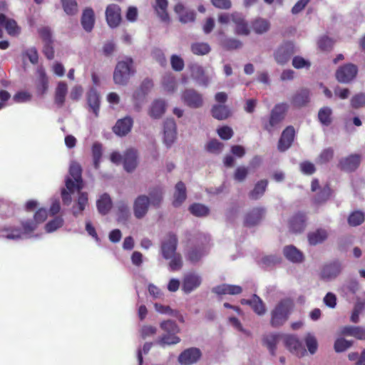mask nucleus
I'll return each mask as SVG.
<instances>
[{"instance_id": "obj_44", "label": "nucleus", "mask_w": 365, "mask_h": 365, "mask_svg": "<svg viewBox=\"0 0 365 365\" xmlns=\"http://www.w3.org/2000/svg\"><path fill=\"white\" fill-rule=\"evenodd\" d=\"M267 186V181L262 180L257 182L254 189L250 192V197L252 200H257L260 198L264 193Z\"/></svg>"}, {"instance_id": "obj_15", "label": "nucleus", "mask_w": 365, "mask_h": 365, "mask_svg": "<svg viewBox=\"0 0 365 365\" xmlns=\"http://www.w3.org/2000/svg\"><path fill=\"white\" fill-rule=\"evenodd\" d=\"M294 52L293 44L290 42H287L278 48L274 53V58L277 63L283 65L289 61Z\"/></svg>"}, {"instance_id": "obj_40", "label": "nucleus", "mask_w": 365, "mask_h": 365, "mask_svg": "<svg viewBox=\"0 0 365 365\" xmlns=\"http://www.w3.org/2000/svg\"><path fill=\"white\" fill-rule=\"evenodd\" d=\"M270 27V23L267 19L257 18L252 22V28L257 34H262L267 32Z\"/></svg>"}, {"instance_id": "obj_18", "label": "nucleus", "mask_w": 365, "mask_h": 365, "mask_svg": "<svg viewBox=\"0 0 365 365\" xmlns=\"http://www.w3.org/2000/svg\"><path fill=\"white\" fill-rule=\"evenodd\" d=\"M294 133L295 131L292 126H288L284 130L278 143V150L279 151H285L291 146L294 140Z\"/></svg>"}, {"instance_id": "obj_24", "label": "nucleus", "mask_w": 365, "mask_h": 365, "mask_svg": "<svg viewBox=\"0 0 365 365\" xmlns=\"http://www.w3.org/2000/svg\"><path fill=\"white\" fill-rule=\"evenodd\" d=\"M133 123V119L129 116L120 119L114 125L113 132L118 136H124L130 131Z\"/></svg>"}, {"instance_id": "obj_27", "label": "nucleus", "mask_w": 365, "mask_h": 365, "mask_svg": "<svg viewBox=\"0 0 365 365\" xmlns=\"http://www.w3.org/2000/svg\"><path fill=\"white\" fill-rule=\"evenodd\" d=\"M306 217L303 213L298 212L293 215L289 222L290 231L294 233L302 232L306 226Z\"/></svg>"}, {"instance_id": "obj_22", "label": "nucleus", "mask_w": 365, "mask_h": 365, "mask_svg": "<svg viewBox=\"0 0 365 365\" xmlns=\"http://www.w3.org/2000/svg\"><path fill=\"white\" fill-rule=\"evenodd\" d=\"M138 165L137 151L133 148L128 149L123 155V167L128 172H133Z\"/></svg>"}, {"instance_id": "obj_34", "label": "nucleus", "mask_w": 365, "mask_h": 365, "mask_svg": "<svg viewBox=\"0 0 365 365\" xmlns=\"http://www.w3.org/2000/svg\"><path fill=\"white\" fill-rule=\"evenodd\" d=\"M187 197L186 187L182 182H178L175 187L174 200L173 205L174 207H180L185 200Z\"/></svg>"}, {"instance_id": "obj_46", "label": "nucleus", "mask_w": 365, "mask_h": 365, "mask_svg": "<svg viewBox=\"0 0 365 365\" xmlns=\"http://www.w3.org/2000/svg\"><path fill=\"white\" fill-rule=\"evenodd\" d=\"M91 150L93 160V166L95 169L98 170L100 168V164L101 162L103 152L102 145L98 142L94 143L92 146Z\"/></svg>"}, {"instance_id": "obj_31", "label": "nucleus", "mask_w": 365, "mask_h": 365, "mask_svg": "<svg viewBox=\"0 0 365 365\" xmlns=\"http://www.w3.org/2000/svg\"><path fill=\"white\" fill-rule=\"evenodd\" d=\"M264 214V209L262 207H255L247 213L245 217V224L246 226H254L257 225L262 218Z\"/></svg>"}, {"instance_id": "obj_48", "label": "nucleus", "mask_w": 365, "mask_h": 365, "mask_svg": "<svg viewBox=\"0 0 365 365\" xmlns=\"http://www.w3.org/2000/svg\"><path fill=\"white\" fill-rule=\"evenodd\" d=\"M212 114L217 120H224L229 116L230 111L227 107L224 105H216L212 108Z\"/></svg>"}, {"instance_id": "obj_16", "label": "nucleus", "mask_w": 365, "mask_h": 365, "mask_svg": "<svg viewBox=\"0 0 365 365\" xmlns=\"http://www.w3.org/2000/svg\"><path fill=\"white\" fill-rule=\"evenodd\" d=\"M0 238L11 241L23 240L21 229L14 225H6L0 230Z\"/></svg>"}, {"instance_id": "obj_43", "label": "nucleus", "mask_w": 365, "mask_h": 365, "mask_svg": "<svg viewBox=\"0 0 365 365\" xmlns=\"http://www.w3.org/2000/svg\"><path fill=\"white\" fill-rule=\"evenodd\" d=\"M77 192H78L77 204L73 207V214L74 216H78L81 214L85 210L88 204L87 194L85 192H81L80 191Z\"/></svg>"}, {"instance_id": "obj_62", "label": "nucleus", "mask_w": 365, "mask_h": 365, "mask_svg": "<svg viewBox=\"0 0 365 365\" xmlns=\"http://www.w3.org/2000/svg\"><path fill=\"white\" fill-rule=\"evenodd\" d=\"M154 308L155 310L160 314H165L168 316H177V312L173 310L168 305H164L156 302L154 304Z\"/></svg>"}, {"instance_id": "obj_39", "label": "nucleus", "mask_w": 365, "mask_h": 365, "mask_svg": "<svg viewBox=\"0 0 365 365\" xmlns=\"http://www.w3.org/2000/svg\"><path fill=\"white\" fill-rule=\"evenodd\" d=\"M118 220L119 222H125L130 215V208L127 202L120 200L116 203Z\"/></svg>"}, {"instance_id": "obj_57", "label": "nucleus", "mask_w": 365, "mask_h": 365, "mask_svg": "<svg viewBox=\"0 0 365 365\" xmlns=\"http://www.w3.org/2000/svg\"><path fill=\"white\" fill-rule=\"evenodd\" d=\"M192 52L195 55H205L210 51L209 44L206 43H195L191 46Z\"/></svg>"}, {"instance_id": "obj_41", "label": "nucleus", "mask_w": 365, "mask_h": 365, "mask_svg": "<svg viewBox=\"0 0 365 365\" xmlns=\"http://www.w3.org/2000/svg\"><path fill=\"white\" fill-rule=\"evenodd\" d=\"M68 91V86L65 82L58 83L55 92V102L59 106H62L65 101V97Z\"/></svg>"}, {"instance_id": "obj_36", "label": "nucleus", "mask_w": 365, "mask_h": 365, "mask_svg": "<svg viewBox=\"0 0 365 365\" xmlns=\"http://www.w3.org/2000/svg\"><path fill=\"white\" fill-rule=\"evenodd\" d=\"M95 22L94 12L93 9L88 8L83 12L81 24L85 31L90 32L93 27Z\"/></svg>"}, {"instance_id": "obj_8", "label": "nucleus", "mask_w": 365, "mask_h": 365, "mask_svg": "<svg viewBox=\"0 0 365 365\" xmlns=\"http://www.w3.org/2000/svg\"><path fill=\"white\" fill-rule=\"evenodd\" d=\"M178 238L173 233L168 234L162 240L160 251L164 259H168L177 254Z\"/></svg>"}, {"instance_id": "obj_60", "label": "nucleus", "mask_w": 365, "mask_h": 365, "mask_svg": "<svg viewBox=\"0 0 365 365\" xmlns=\"http://www.w3.org/2000/svg\"><path fill=\"white\" fill-rule=\"evenodd\" d=\"M305 344L308 349L309 352L311 354H314L316 353L317 348H318V344L317 339L315 336L312 334H308L305 337Z\"/></svg>"}, {"instance_id": "obj_51", "label": "nucleus", "mask_w": 365, "mask_h": 365, "mask_svg": "<svg viewBox=\"0 0 365 365\" xmlns=\"http://www.w3.org/2000/svg\"><path fill=\"white\" fill-rule=\"evenodd\" d=\"M190 212L196 217H205L209 213V209L207 206L200 203H194L189 207Z\"/></svg>"}, {"instance_id": "obj_50", "label": "nucleus", "mask_w": 365, "mask_h": 365, "mask_svg": "<svg viewBox=\"0 0 365 365\" xmlns=\"http://www.w3.org/2000/svg\"><path fill=\"white\" fill-rule=\"evenodd\" d=\"M177 334H164L158 340V343L164 346L165 345H175L180 341V339L176 336Z\"/></svg>"}, {"instance_id": "obj_11", "label": "nucleus", "mask_w": 365, "mask_h": 365, "mask_svg": "<svg viewBox=\"0 0 365 365\" xmlns=\"http://www.w3.org/2000/svg\"><path fill=\"white\" fill-rule=\"evenodd\" d=\"M358 73V68L353 63H347L339 67L336 72L338 81L342 83H348L355 78Z\"/></svg>"}, {"instance_id": "obj_3", "label": "nucleus", "mask_w": 365, "mask_h": 365, "mask_svg": "<svg viewBox=\"0 0 365 365\" xmlns=\"http://www.w3.org/2000/svg\"><path fill=\"white\" fill-rule=\"evenodd\" d=\"M134 73L133 61L131 58L126 57L117 63L113 73V81L116 84L125 85Z\"/></svg>"}, {"instance_id": "obj_52", "label": "nucleus", "mask_w": 365, "mask_h": 365, "mask_svg": "<svg viewBox=\"0 0 365 365\" xmlns=\"http://www.w3.org/2000/svg\"><path fill=\"white\" fill-rule=\"evenodd\" d=\"M160 328L165 334H178L180 331L178 324L172 320H166L161 322Z\"/></svg>"}, {"instance_id": "obj_58", "label": "nucleus", "mask_w": 365, "mask_h": 365, "mask_svg": "<svg viewBox=\"0 0 365 365\" xmlns=\"http://www.w3.org/2000/svg\"><path fill=\"white\" fill-rule=\"evenodd\" d=\"M365 217L364 212L361 211L353 212L348 218L349 224L351 226H358L364 221Z\"/></svg>"}, {"instance_id": "obj_21", "label": "nucleus", "mask_w": 365, "mask_h": 365, "mask_svg": "<svg viewBox=\"0 0 365 365\" xmlns=\"http://www.w3.org/2000/svg\"><path fill=\"white\" fill-rule=\"evenodd\" d=\"M120 8L116 4L108 6L106 11V16L108 24L112 27H116L120 21Z\"/></svg>"}, {"instance_id": "obj_64", "label": "nucleus", "mask_w": 365, "mask_h": 365, "mask_svg": "<svg viewBox=\"0 0 365 365\" xmlns=\"http://www.w3.org/2000/svg\"><path fill=\"white\" fill-rule=\"evenodd\" d=\"M351 106L354 108L365 107V93H360L354 96L351 99Z\"/></svg>"}, {"instance_id": "obj_63", "label": "nucleus", "mask_w": 365, "mask_h": 365, "mask_svg": "<svg viewBox=\"0 0 365 365\" xmlns=\"http://www.w3.org/2000/svg\"><path fill=\"white\" fill-rule=\"evenodd\" d=\"M331 195V189L328 185H325L323 188L319 189V192L317 193L315 201L317 203L325 202L328 200Z\"/></svg>"}, {"instance_id": "obj_26", "label": "nucleus", "mask_w": 365, "mask_h": 365, "mask_svg": "<svg viewBox=\"0 0 365 365\" xmlns=\"http://www.w3.org/2000/svg\"><path fill=\"white\" fill-rule=\"evenodd\" d=\"M88 105L96 117L98 116L100 110V96L95 88H91L87 93Z\"/></svg>"}, {"instance_id": "obj_2", "label": "nucleus", "mask_w": 365, "mask_h": 365, "mask_svg": "<svg viewBox=\"0 0 365 365\" xmlns=\"http://www.w3.org/2000/svg\"><path fill=\"white\" fill-rule=\"evenodd\" d=\"M292 307V300L288 299L281 300L271 312V325L278 327L284 324L288 319Z\"/></svg>"}, {"instance_id": "obj_47", "label": "nucleus", "mask_w": 365, "mask_h": 365, "mask_svg": "<svg viewBox=\"0 0 365 365\" xmlns=\"http://www.w3.org/2000/svg\"><path fill=\"white\" fill-rule=\"evenodd\" d=\"M168 1L167 0H156L155 11L158 16L163 21H169V16L167 12Z\"/></svg>"}, {"instance_id": "obj_19", "label": "nucleus", "mask_w": 365, "mask_h": 365, "mask_svg": "<svg viewBox=\"0 0 365 365\" xmlns=\"http://www.w3.org/2000/svg\"><path fill=\"white\" fill-rule=\"evenodd\" d=\"M361 155L351 154L346 158H341L339 161V167L341 170L351 172L355 170L361 163Z\"/></svg>"}, {"instance_id": "obj_6", "label": "nucleus", "mask_w": 365, "mask_h": 365, "mask_svg": "<svg viewBox=\"0 0 365 365\" xmlns=\"http://www.w3.org/2000/svg\"><path fill=\"white\" fill-rule=\"evenodd\" d=\"M192 78L199 85L207 87L213 76L212 71L210 73L205 70L200 65L192 63L189 66Z\"/></svg>"}, {"instance_id": "obj_4", "label": "nucleus", "mask_w": 365, "mask_h": 365, "mask_svg": "<svg viewBox=\"0 0 365 365\" xmlns=\"http://www.w3.org/2000/svg\"><path fill=\"white\" fill-rule=\"evenodd\" d=\"M223 306L224 307L230 309L226 312V314L228 317L229 324L237 331L241 332L246 336H250V331L245 329L240 320L236 317V315H243V312L241 309L239 307L233 306L227 302L224 303Z\"/></svg>"}, {"instance_id": "obj_38", "label": "nucleus", "mask_w": 365, "mask_h": 365, "mask_svg": "<svg viewBox=\"0 0 365 365\" xmlns=\"http://www.w3.org/2000/svg\"><path fill=\"white\" fill-rule=\"evenodd\" d=\"M328 236V232L324 229H318L308 235V241L311 245H317L323 242Z\"/></svg>"}, {"instance_id": "obj_54", "label": "nucleus", "mask_w": 365, "mask_h": 365, "mask_svg": "<svg viewBox=\"0 0 365 365\" xmlns=\"http://www.w3.org/2000/svg\"><path fill=\"white\" fill-rule=\"evenodd\" d=\"M63 225V219L61 217H56L47 222L45 225L46 232L51 233L61 227Z\"/></svg>"}, {"instance_id": "obj_49", "label": "nucleus", "mask_w": 365, "mask_h": 365, "mask_svg": "<svg viewBox=\"0 0 365 365\" xmlns=\"http://www.w3.org/2000/svg\"><path fill=\"white\" fill-rule=\"evenodd\" d=\"M332 110L329 107L322 108L318 113V118L320 123L325 126H328L331 123Z\"/></svg>"}, {"instance_id": "obj_53", "label": "nucleus", "mask_w": 365, "mask_h": 365, "mask_svg": "<svg viewBox=\"0 0 365 365\" xmlns=\"http://www.w3.org/2000/svg\"><path fill=\"white\" fill-rule=\"evenodd\" d=\"M22 225V234L23 238H27L31 237V233L33 232L37 227V224L32 220H26L21 222Z\"/></svg>"}, {"instance_id": "obj_32", "label": "nucleus", "mask_w": 365, "mask_h": 365, "mask_svg": "<svg viewBox=\"0 0 365 365\" xmlns=\"http://www.w3.org/2000/svg\"><path fill=\"white\" fill-rule=\"evenodd\" d=\"M232 21L235 24V32L238 35L247 36L250 29L241 14L235 13L232 16Z\"/></svg>"}, {"instance_id": "obj_25", "label": "nucleus", "mask_w": 365, "mask_h": 365, "mask_svg": "<svg viewBox=\"0 0 365 365\" xmlns=\"http://www.w3.org/2000/svg\"><path fill=\"white\" fill-rule=\"evenodd\" d=\"M285 258L292 263H301L304 260L303 253L294 245H287L283 248Z\"/></svg>"}, {"instance_id": "obj_35", "label": "nucleus", "mask_w": 365, "mask_h": 365, "mask_svg": "<svg viewBox=\"0 0 365 365\" xmlns=\"http://www.w3.org/2000/svg\"><path fill=\"white\" fill-rule=\"evenodd\" d=\"M309 101V91L307 89H302L297 91L292 98V104L295 107H302Z\"/></svg>"}, {"instance_id": "obj_23", "label": "nucleus", "mask_w": 365, "mask_h": 365, "mask_svg": "<svg viewBox=\"0 0 365 365\" xmlns=\"http://www.w3.org/2000/svg\"><path fill=\"white\" fill-rule=\"evenodd\" d=\"M175 12L178 14L179 21L182 24H187L194 21L195 19V13L182 4H178L175 6Z\"/></svg>"}, {"instance_id": "obj_55", "label": "nucleus", "mask_w": 365, "mask_h": 365, "mask_svg": "<svg viewBox=\"0 0 365 365\" xmlns=\"http://www.w3.org/2000/svg\"><path fill=\"white\" fill-rule=\"evenodd\" d=\"M163 86L165 91L173 92L177 86L174 76L170 73L165 75L163 79Z\"/></svg>"}, {"instance_id": "obj_5", "label": "nucleus", "mask_w": 365, "mask_h": 365, "mask_svg": "<svg viewBox=\"0 0 365 365\" xmlns=\"http://www.w3.org/2000/svg\"><path fill=\"white\" fill-rule=\"evenodd\" d=\"M289 105L286 103L277 104L271 111L269 123L265 125V129L272 133L284 119Z\"/></svg>"}, {"instance_id": "obj_7", "label": "nucleus", "mask_w": 365, "mask_h": 365, "mask_svg": "<svg viewBox=\"0 0 365 365\" xmlns=\"http://www.w3.org/2000/svg\"><path fill=\"white\" fill-rule=\"evenodd\" d=\"M182 102L189 108H199L203 106V96L194 88H187L181 93Z\"/></svg>"}, {"instance_id": "obj_30", "label": "nucleus", "mask_w": 365, "mask_h": 365, "mask_svg": "<svg viewBox=\"0 0 365 365\" xmlns=\"http://www.w3.org/2000/svg\"><path fill=\"white\" fill-rule=\"evenodd\" d=\"M0 22L1 26H4L9 36H16L20 33V28L16 22L10 18H8L3 14H0Z\"/></svg>"}, {"instance_id": "obj_42", "label": "nucleus", "mask_w": 365, "mask_h": 365, "mask_svg": "<svg viewBox=\"0 0 365 365\" xmlns=\"http://www.w3.org/2000/svg\"><path fill=\"white\" fill-rule=\"evenodd\" d=\"M111 206V199L108 194L102 195L97 201L98 210L102 215L107 214L110 210Z\"/></svg>"}, {"instance_id": "obj_12", "label": "nucleus", "mask_w": 365, "mask_h": 365, "mask_svg": "<svg viewBox=\"0 0 365 365\" xmlns=\"http://www.w3.org/2000/svg\"><path fill=\"white\" fill-rule=\"evenodd\" d=\"M150 203L148 196L140 195L138 196L133 202V212L137 219L144 217L149 210Z\"/></svg>"}, {"instance_id": "obj_1", "label": "nucleus", "mask_w": 365, "mask_h": 365, "mask_svg": "<svg viewBox=\"0 0 365 365\" xmlns=\"http://www.w3.org/2000/svg\"><path fill=\"white\" fill-rule=\"evenodd\" d=\"M81 167L76 162H71L69 167V175L66 177V188L61 190L62 200L64 205H68L71 202V194L76 191H81L83 188L81 177Z\"/></svg>"}, {"instance_id": "obj_14", "label": "nucleus", "mask_w": 365, "mask_h": 365, "mask_svg": "<svg viewBox=\"0 0 365 365\" xmlns=\"http://www.w3.org/2000/svg\"><path fill=\"white\" fill-rule=\"evenodd\" d=\"M201 356V351L197 348H189L183 351L178 356L181 365H191L196 363Z\"/></svg>"}, {"instance_id": "obj_17", "label": "nucleus", "mask_w": 365, "mask_h": 365, "mask_svg": "<svg viewBox=\"0 0 365 365\" xmlns=\"http://www.w3.org/2000/svg\"><path fill=\"white\" fill-rule=\"evenodd\" d=\"M176 123L173 118H168L164 123V142L170 146L176 138Z\"/></svg>"}, {"instance_id": "obj_61", "label": "nucleus", "mask_w": 365, "mask_h": 365, "mask_svg": "<svg viewBox=\"0 0 365 365\" xmlns=\"http://www.w3.org/2000/svg\"><path fill=\"white\" fill-rule=\"evenodd\" d=\"M64 11L69 15H73L77 11V4L75 0H61Z\"/></svg>"}, {"instance_id": "obj_13", "label": "nucleus", "mask_w": 365, "mask_h": 365, "mask_svg": "<svg viewBox=\"0 0 365 365\" xmlns=\"http://www.w3.org/2000/svg\"><path fill=\"white\" fill-rule=\"evenodd\" d=\"M342 266L339 262H333L325 264L320 272V277L325 281L335 279L341 272Z\"/></svg>"}, {"instance_id": "obj_29", "label": "nucleus", "mask_w": 365, "mask_h": 365, "mask_svg": "<svg viewBox=\"0 0 365 365\" xmlns=\"http://www.w3.org/2000/svg\"><path fill=\"white\" fill-rule=\"evenodd\" d=\"M212 292L217 295H237L242 292V288L238 285L222 284L213 287Z\"/></svg>"}, {"instance_id": "obj_37", "label": "nucleus", "mask_w": 365, "mask_h": 365, "mask_svg": "<svg viewBox=\"0 0 365 365\" xmlns=\"http://www.w3.org/2000/svg\"><path fill=\"white\" fill-rule=\"evenodd\" d=\"M340 334L354 336L359 339H365V329L358 327L346 326L340 329Z\"/></svg>"}, {"instance_id": "obj_59", "label": "nucleus", "mask_w": 365, "mask_h": 365, "mask_svg": "<svg viewBox=\"0 0 365 365\" xmlns=\"http://www.w3.org/2000/svg\"><path fill=\"white\" fill-rule=\"evenodd\" d=\"M169 268L171 271H178L182 267V257L179 253L172 256L170 259Z\"/></svg>"}, {"instance_id": "obj_45", "label": "nucleus", "mask_w": 365, "mask_h": 365, "mask_svg": "<svg viewBox=\"0 0 365 365\" xmlns=\"http://www.w3.org/2000/svg\"><path fill=\"white\" fill-rule=\"evenodd\" d=\"M163 189L160 187H156L149 191V199L151 205L158 207L163 200Z\"/></svg>"}, {"instance_id": "obj_20", "label": "nucleus", "mask_w": 365, "mask_h": 365, "mask_svg": "<svg viewBox=\"0 0 365 365\" xmlns=\"http://www.w3.org/2000/svg\"><path fill=\"white\" fill-rule=\"evenodd\" d=\"M282 339H284V335L278 333H270L263 337V344L272 356L276 355L277 344Z\"/></svg>"}, {"instance_id": "obj_10", "label": "nucleus", "mask_w": 365, "mask_h": 365, "mask_svg": "<svg viewBox=\"0 0 365 365\" xmlns=\"http://www.w3.org/2000/svg\"><path fill=\"white\" fill-rule=\"evenodd\" d=\"M284 343L286 348L293 354L302 357L305 355L307 351L299 339L292 334L284 335Z\"/></svg>"}, {"instance_id": "obj_33", "label": "nucleus", "mask_w": 365, "mask_h": 365, "mask_svg": "<svg viewBox=\"0 0 365 365\" xmlns=\"http://www.w3.org/2000/svg\"><path fill=\"white\" fill-rule=\"evenodd\" d=\"M165 108L166 103L164 100L156 99L152 103L148 114L153 118H160L164 114Z\"/></svg>"}, {"instance_id": "obj_28", "label": "nucleus", "mask_w": 365, "mask_h": 365, "mask_svg": "<svg viewBox=\"0 0 365 365\" xmlns=\"http://www.w3.org/2000/svg\"><path fill=\"white\" fill-rule=\"evenodd\" d=\"M241 304L251 306L254 312L258 315H264L266 312L264 304L256 294H254L250 299H241Z\"/></svg>"}, {"instance_id": "obj_56", "label": "nucleus", "mask_w": 365, "mask_h": 365, "mask_svg": "<svg viewBox=\"0 0 365 365\" xmlns=\"http://www.w3.org/2000/svg\"><path fill=\"white\" fill-rule=\"evenodd\" d=\"M207 253L205 248H195L188 253V259L192 262H198L202 257Z\"/></svg>"}, {"instance_id": "obj_9", "label": "nucleus", "mask_w": 365, "mask_h": 365, "mask_svg": "<svg viewBox=\"0 0 365 365\" xmlns=\"http://www.w3.org/2000/svg\"><path fill=\"white\" fill-rule=\"evenodd\" d=\"M201 275L195 272L186 273L182 279V290L185 294H190L197 289L202 284Z\"/></svg>"}]
</instances>
